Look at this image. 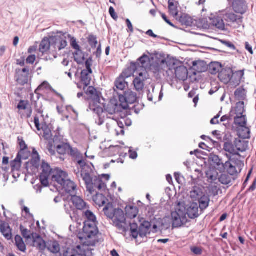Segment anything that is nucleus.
Masks as SVG:
<instances>
[{
    "mask_svg": "<svg viewBox=\"0 0 256 256\" xmlns=\"http://www.w3.org/2000/svg\"><path fill=\"white\" fill-rule=\"evenodd\" d=\"M174 177L176 182L180 184H182L184 181V177L180 174L179 172H176L174 174Z\"/></svg>",
    "mask_w": 256,
    "mask_h": 256,
    "instance_id": "60",
    "label": "nucleus"
},
{
    "mask_svg": "<svg viewBox=\"0 0 256 256\" xmlns=\"http://www.w3.org/2000/svg\"><path fill=\"white\" fill-rule=\"evenodd\" d=\"M118 106L117 103L110 102L106 106H104V110L100 106L95 105L94 102H93L90 103L89 109L97 115L98 119V120H96V123L100 126L104 124L106 118H110L108 114L112 116L116 112H119Z\"/></svg>",
    "mask_w": 256,
    "mask_h": 256,
    "instance_id": "3",
    "label": "nucleus"
},
{
    "mask_svg": "<svg viewBox=\"0 0 256 256\" xmlns=\"http://www.w3.org/2000/svg\"><path fill=\"white\" fill-rule=\"evenodd\" d=\"M68 154L71 156L78 159V161L79 160H82V155L80 154L78 150L76 148H72L70 146Z\"/></svg>",
    "mask_w": 256,
    "mask_h": 256,
    "instance_id": "45",
    "label": "nucleus"
},
{
    "mask_svg": "<svg viewBox=\"0 0 256 256\" xmlns=\"http://www.w3.org/2000/svg\"><path fill=\"white\" fill-rule=\"evenodd\" d=\"M234 124L244 128L243 132H246V134L243 136L244 139L250 138V128L246 127L247 120L246 115L236 116L234 118Z\"/></svg>",
    "mask_w": 256,
    "mask_h": 256,
    "instance_id": "9",
    "label": "nucleus"
},
{
    "mask_svg": "<svg viewBox=\"0 0 256 256\" xmlns=\"http://www.w3.org/2000/svg\"><path fill=\"white\" fill-rule=\"evenodd\" d=\"M50 175L40 174V180L42 184L44 186H47L48 185V180L50 178Z\"/></svg>",
    "mask_w": 256,
    "mask_h": 256,
    "instance_id": "52",
    "label": "nucleus"
},
{
    "mask_svg": "<svg viewBox=\"0 0 256 256\" xmlns=\"http://www.w3.org/2000/svg\"><path fill=\"white\" fill-rule=\"evenodd\" d=\"M28 103L27 102L23 100H20L19 102L17 108L19 110H25L26 108Z\"/></svg>",
    "mask_w": 256,
    "mask_h": 256,
    "instance_id": "59",
    "label": "nucleus"
},
{
    "mask_svg": "<svg viewBox=\"0 0 256 256\" xmlns=\"http://www.w3.org/2000/svg\"><path fill=\"white\" fill-rule=\"evenodd\" d=\"M232 7L235 12L241 14H244L247 9L245 0H234Z\"/></svg>",
    "mask_w": 256,
    "mask_h": 256,
    "instance_id": "15",
    "label": "nucleus"
},
{
    "mask_svg": "<svg viewBox=\"0 0 256 256\" xmlns=\"http://www.w3.org/2000/svg\"><path fill=\"white\" fill-rule=\"evenodd\" d=\"M235 147L237 151L238 158H240L242 156L239 154L240 152H246L248 148V142L244 140L236 138L234 140Z\"/></svg>",
    "mask_w": 256,
    "mask_h": 256,
    "instance_id": "12",
    "label": "nucleus"
},
{
    "mask_svg": "<svg viewBox=\"0 0 256 256\" xmlns=\"http://www.w3.org/2000/svg\"><path fill=\"white\" fill-rule=\"evenodd\" d=\"M30 70L28 68H24L22 70V72L24 73H26V76L24 78V80H22V76H20L17 78V81L20 84L24 85L25 84H26L28 82V76L29 75Z\"/></svg>",
    "mask_w": 256,
    "mask_h": 256,
    "instance_id": "47",
    "label": "nucleus"
},
{
    "mask_svg": "<svg viewBox=\"0 0 256 256\" xmlns=\"http://www.w3.org/2000/svg\"><path fill=\"white\" fill-rule=\"evenodd\" d=\"M78 163L80 166L82 170L81 172L78 170L76 173L78 178L80 177L84 182V183H88L90 179L93 177V168L94 166L92 163L86 164L82 160H79Z\"/></svg>",
    "mask_w": 256,
    "mask_h": 256,
    "instance_id": "6",
    "label": "nucleus"
},
{
    "mask_svg": "<svg viewBox=\"0 0 256 256\" xmlns=\"http://www.w3.org/2000/svg\"><path fill=\"white\" fill-rule=\"evenodd\" d=\"M97 222H84L83 232L86 238H91L96 236L98 232Z\"/></svg>",
    "mask_w": 256,
    "mask_h": 256,
    "instance_id": "10",
    "label": "nucleus"
},
{
    "mask_svg": "<svg viewBox=\"0 0 256 256\" xmlns=\"http://www.w3.org/2000/svg\"><path fill=\"white\" fill-rule=\"evenodd\" d=\"M60 187L66 193L70 194L71 196L76 194V185L73 182L68 179Z\"/></svg>",
    "mask_w": 256,
    "mask_h": 256,
    "instance_id": "21",
    "label": "nucleus"
},
{
    "mask_svg": "<svg viewBox=\"0 0 256 256\" xmlns=\"http://www.w3.org/2000/svg\"><path fill=\"white\" fill-rule=\"evenodd\" d=\"M45 88L46 89H50L53 92L58 94L54 89H52L49 84L46 82H43L37 88L36 90L39 89Z\"/></svg>",
    "mask_w": 256,
    "mask_h": 256,
    "instance_id": "58",
    "label": "nucleus"
},
{
    "mask_svg": "<svg viewBox=\"0 0 256 256\" xmlns=\"http://www.w3.org/2000/svg\"><path fill=\"white\" fill-rule=\"evenodd\" d=\"M20 229L22 232V234L24 238L26 239L32 238V234H30V230L26 228H24L22 226H20Z\"/></svg>",
    "mask_w": 256,
    "mask_h": 256,
    "instance_id": "55",
    "label": "nucleus"
},
{
    "mask_svg": "<svg viewBox=\"0 0 256 256\" xmlns=\"http://www.w3.org/2000/svg\"><path fill=\"white\" fill-rule=\"evenodd\" d=\"M168 4L170 13L174 16H176L178 13L177 4H174V0H169Z\"/></svg>",
    "mask_w": 256,
    "mask_h": 256,
    "instance_id": "43",
    "label": "nucleus"
},
{
    "mask_svg": "<svg viewBox=\"0 0 256 256\" xmlns=\"http://www.w3.org/2000/svg\"><path fill=\"white\" fill-rule=\"evenodd\" d=\"M210 24L216 26V28L220 30H224L225 29L224 23L221 18L219 16H214L212 18H210Z\"/></svg>",
    "mask_w": 256,
    "mask_h": 256,
    "instance_id": "25",
    "label": "nucleus"
},
{
    "mask_svg": "<svg viewBox=\"0 0 256 256\" xmlns=\"http://www.w3.org/2000/svg\"><path fill=\"white\" fill-rule=\"evenodd\" d=\"M41 168L42 169V172L41 174H47L50 176L52 173V169L51 168L50 165L44 162H43L41 165Z\"/></svg>",
    "mask_w": 256,
    "mask_h": 256,
    "instance_id": "49",
    "label": "nucleus"
},
{
    "mask_svg": "<svg viewBox=\"0 0 256 256\" xmlns=\"http://www.w3.org/2000/svg\"><path fill=\"white\" fill-rule=\"evenodd\" d=\"M150 65V58L146 54L140 57L136 62L130 64L129 68L130 72L138 75L133 81L134 88L138 92H140L144 89V82L148 76L147 69L149 68Z\"/></svg>",
    "mask_w": 256,
    "mask_h": 256,
    "instance_id": "1",
    "label": "nucleus"
},
{
    "mask_svg": "<svg viewBox=\"0 0 256 256\" xmlns=\"http://www.w3.org/2000/svg\"><path fill=\"white\" fill-rule=\"evenodd\" d=\"M176 77L180 80L185 81L188 76V71L186 67L181 66L174 68Z\"/></svg>",
    "mask_w": 256,
    "mask_h": 256,
    "instance_id": "18",
    "label": "nucleus"
},
{
    "mask_svg": "<svg viewBox=\"0 0 256 256\" xmlns=\"http://www.w3.org/2000/svg\"><path fill=\"white\" fill-rule=\"evenodd\" d=\"M36 56L34 54L30 55L26 60L27 64H33L36 60Z\"/></svg>",
    "mask_w": 256,
    "mask_h": 256,
    "instance_id": "63",
    "label": "nucleus"
},
{
    "mask_svg": "<svg viewBox=\"0 0 256 256\" xmlns=\"http://www.w3.org/2000/svg\"><path fill=\"white\" fill-rule=\"evenodd\" d=\"M52 140L54 145L50 142L48 145V152L51 156H56V152L60 155L68 154L70 144L67 142L66 140L60 135L56 134Z\"/></svg>",
    "mask_w": 256,
    "mask_h": 256,
    "instance_id": "4",
    "label": "nucleus"
},
{
    "mask_svg": "<svg viewBox=\"0 0 256 256\" xmlns=\"http://www.w3.org/2000/svg\"><path fill=\"white\" fill-rule=\"evenodd\" d=\"M119 100L121 103L120 106H122L124 109H126L128 103H127V98L125 92H124V94H119Z\"/></svg>",
    "mask_w": 256,
    "mask_h": 256,
    "instance_id": "51",
    "label": "nucleus"
},
{
    "mask_svg": "<svg viewBox=\"0 0 256 256\" xmlns=\"http://www.w3.org/2000/svg\"><path fill=\"white\" fill-rule=\"evenodd\" d=\"M44 132L43 137L44 139L49 140H52V133L50 128L46 124H42L40 130Z\"/></svg>",
    "mask_w": 256,
    "mask_h": 256,
    "instance_id": "39",
    "label": "nucleus"
},
{
    "mask_svg": "<svg viewBox=\"0 0 256 256\" xmlns=\"http://www.w3.org/2000/svg\"><path fill=\"white\" fill-rule=\"evenodd\" d=\"M186 214L190 218H195L198 216V206L197 203L192 202L186 209Z\"/></svg>",
    "mask_w": 256,
    "mask_h": 256,
    "instance_id": "22",
    "label": "nucleus"
},
{
    "mask_svg": "<svg viewBox=\"0 0 256 256\" xmlns=\"http://www.w3.org/2000/svg\"><path fill=\"white\" fill-rule=\"evenodd\" d=\"M15 242L18 248L22 252H24L26 250V246L22 238L19 236L16 235L15 236Z\"/></svg>",
    "mask_w": 256,
    "mask_h": 256,
    "instance_id": "40",
    "label": "nucleus"
},
{
    "mask_svg": "<svg viewBox=\"0 0 256 256\" xmlns=\"http://www.w3.org/2000/svg\"><path fill=\"white\" fill-rule=\"evenodd\" d=\"M172 219V226L174 228H178L182 224V220L183 218L177 212H172L171 213Z\"/></svg>",
    "mask_w": 256,
    "mask_h": 256,
    "instance_id": "29",
    "label": "nucleus"
},
{
    "mask_svg": "<svg viewBox=\"0 0 256 256\" xmlns=\"http://www.w3.org/2000/svg\"><path fill=\"white\" fill-rule=\"evenodd\" d=\"M70 200L78 210H84L88 208L86 203L80 197L75 194L72 195Z\"/></svg>",
    "mask_w": 256,
    "mask_h": 256,
    "instance_id": "14",
    "label": "nucleus"
},
{
    "mask_svg": "<svg viewBox=\"0 0 256 256\" xmlns=\"http://www.w3.org/2000/svg\"><path fill=\"white\" fill-rule=\"evenodd\" d=\"M86 92V94L88 95H90L91 96H96V89L92 86H90L87 88L86 90H84Z\"/></svg>",
    "mask_w": 256,
    "mask_h": 256,
    "instance_id": "56",
    "label": "nucleus"
},
{
    "mask_svg": "<svg viewBox=\"0 0 256 256\" xmlns=\"http://www.w3.org/2000/svg\"><path fill=\"white\" fill-rule=\"evenodd\" d=\"M244 75V72L243 70L238 71L233 74L234 76L238 77V80L237 82V83L238 84L240 82V80L243 77Z\"/></svg>",
    "mask_w": 256,
    "mask_h": 256,
    "instance_id": "62",
    "label": "nucleus"
},
{
    "mask_svg": "<svg viewBox=\"0 0 256 256\" xmlns=\"http://www.w3.org/2000/svg\"><path fill=\"white\" fill-rule=\"evenodd\" d=\"M53 254L59 252L60 250V244L56 240H48L46 244V248Z\"/></svg>",
    "mask_w": 256,
    "mask_h": 256,
    "instance_id": "24",
    "label": "nucleus"
},
{
    "mask_svg": "<svg viewBox=\"0 0 256 256\" xmlns=\"http://www.w3.org/2000/svg\"><path fill=\"white\" fill-rule=\"evenodd\" d=\"M192 252L196 255H200L202 253V250L200 248L194 246L191 248Z\"/></svg>",
    "mask_w": 256,
    "mask_h": 256,
    "instance_id": "64",
    "label": "nucleus"
},
{
    "mask_svg": "<svg viewBox=\"0 0 256 256\" xmlns=\"http://www.w3.org/2000/svg\"><path fill=\"white\" fill-rule=\"evenodd\" d=\"M64 209L66 212L70 215L72 220H73L72 214H74V208L69 204H64Z\"/></svg>",
    "mask_w": 256,
    "mask_h": 256,
    "instance_id": "53",
    "label": "nucleus"
},
{
    "mask_svg": "<svg viewBox=\"0 0 256 256\" xmlns=\"http://www.w3.org/2000/svg\"><path fill=\"white\" fill-rule=\"evenodd\" d=\"M151 227V224L148 221H144L139 227V236L141 238L146 236L148 234H150V228Z\"/></svg>",
    "mask_w": 256,
    "mask_h": 256,
    "instance_id": "23",
    "label": "nucleus"
},
{
    "mask_svg": "<svg viewBox=\"0 0 256 256\" xmlns=\"http://www.w3.org/2000/svg\"><path fill=\"white\" fill-rule=\"evenodd\" d=\"M68 37L70 38V44L71 46L74 50H76V52L74 53V60L76 62H78L77 56H78L80 52H82L80 50V47L78 44L75 38L72 36L70 34H68Z\"/></svg>",
    "mask_w": 256,
    "mask_h": 256,
    "instance_id": "27",
    "label": "nucleus"
},
{
    "mask_svg": "<svg viewBox=\"0 0 256 256\" xmlns=\"http://www.w3.org/2000/svg\"><path fill=\"white\" fill-rule=\"evenodd\" d=\"M67 176L68 175L66 172L58 170L56 174L55 170L54 174L52 175V179L53 182H56L61 186L67 180Z\"/></svg>",
    "mask_w": 256,
    "mask_h": 256,
    "instance_id": "11",
    "label": "nucleus"
},
{
    "mask_svg": "<svg viewBox=\"0 0 256 256\" xmlns=\"http://www.w3.org/2000/svg\"><path fill=\"white\" fill-rule=\"evenodd\" d=\"M0 232L8 240H10L12 238L11 229L8 224L6 222L2 223L0 226Z\"/></svg>",
    "mask_w": 256,
    "mask_h": 256,
    "instance_id": "32",
    "label": "nucleus"
},
{
    "mask_svg": "<svg viewBox=\"0 0 256 256\" xmlns=\"http://www.w3.org/2000/svg\"><path fill=\"white\" fill-rule=\"evenodd\" d=\"M87 190L92 194L96 189L102 190L105 189L106 184L105 183L98 177L96 176H93L90 179V182L88 183H85Z\"/></svg>",
    "mask_w": 256,
    "mask_h": 256,
    "instance_id": "8",
    "label": "nucleus"
},
{
    "mask_svg": "<svg viewBox=\"0 0 256 256\" xmlns=\"http://www.w3.org/2000/svg\"><path fill=\"white\" fill-rule=\"evenodd\" d=\"M224 150L226 152L232 154V156H236V158H238V155L237 154V151H236L234 142V143H232L230 142H224Z\"/></svg>",
    "mask_w": 256,
    "mask_h": 256,
    "instance_id": "31",
    "label": "nucleus"
},
{
    "mask_svg": "<svg viewBox=\"0 0 256 256\" xmlns=\"http://www.w3.org/2000/svg\"><path fill=\"white\" fill-rule=\"evenodd\" d=\"M125 94L127 98V103L132 104L136 100L137 95L134 92L128 90L125 92Z\"/></svg>",
    "mask_w": 256,
    "mask_h": 256,
    "instance_id": "46",
    "label": "nucleus"
},
{
    "mask_svg": "<svg viewBox=\"0 0 256 256\" xmlns=\"http://www.w3.org/2000/svg\"><path fill=\"white\" fill-rule=\"evenodd\" d=\"M92 64V58H89L86 60L85 62V66L86 69L82 70V71H86V72L92 74V70L91 66Z\"/></svg>",
    "mask_w": 256,
    "mask_h": 256,
    "instance_id": "54",
    "label": "nucleus"
},
{
    "mask_svg": "<svg viewBox=\"0 0 256 256\" xmlns=\"http://www.w3.org/2000/svg\"><path fill=\"white\" fill-rule=\"evenodd\" d=\"M10 166L12 172L18 171L21 167V163L18 162L14 163V162H11Z\"/></svg>",
    "mask_w": 256,
    "mask_h": 256,
    "instance_id": "61",
    "label": "nucleus"
},
{
    "mask_svg": "<svg viewBox=\"0 0 256 256\" xmlns=\"http://www.w3.org/2000/svg\"><path fill=\"white\" fill-rule=\"evenodd\" d=\"M116 122L118 127L121 129L120 134H124V128L125 125V118H122L120 120L116 121Z\"/></svg>",
    "mask_w": 256,
    "mask_h": 256,
    "instance_id": "57",
    "label": "nucleus"
},
{
    "mask_svg": "<svg viewBox=\"0 0 256 256\" xmlns=\"http://www.w3.org/2000/svg\"><path fill=\"white\" fill-rule=\"evenodd\" d=\"M234 98L239 102L246 100V90L242 88H237L234 92Z\"/></svg>",
    "mask_w": 256,
    "mask_h": 256,
    "instance_id": "34",
    "label": "nucleus"
},
{
    "mask_svg": "<svg viewBox=\"0 0 256 256\" xmlns=\"http://www.w3.org/2000/svg\"><path fill=\"white\" fill-rule=\"evenodd\" d=\"M126 216L130 218H135L138 214V209L136 206H128L125 208Z\"/></svg>",
    "mask_w": 256,
    "mask_h": 256,
    "instance_id": "36",
    "label": "nucleus"
},
{
    "mask_svg": "<svg viewBox=\"0 0 256 256\" xmlns=\"http://www.w3.org/2000/svg\"><path fill=\"white\" fill-rule=\"evenodd\" d=\"M179 20L182 25L187 26H191L192 25L193 21L192 18L187 14H182Z\"/></svg>",
    "mask_w": 256,
    "mask_h": 256,
    "instance_id": "41",
    "label": "nucleus"
},
{
    "mask_svg": "<svg viewBox=\"0 0 256 256\" xmlns=\"http://www.w3.org/2000/svg\"><path fill=\"white\" fill-rule=\"evenodd\" d=\"M222 68L220 64L218 62H214L210 64L209 66V71L212 74L218 73Z\"/></svg>",
    "mask_w": 256,
    "mask_h": 256,
    "instance_id": "44",
    "label": "nucleus"
},
{
    "mask_svg": "<svg viewBox=\"0 0 256 256\" xmlns=\"http://www.w3.org/2000/svg\"><path fill=\"white\" fill-rule=\"evenodd\" d=\"M197 200L198 201L199 208L202 210L208 206L210 199L208 196L204 194Z\"/></svg>",
    "mask_w": 256,
    "mask_h": 256,
    "instance_id": "30",
    "label": "nucleus"
},
{
    "mask_svg": "<svg viewBox=\"0 0 256 256\" xmlns=\"http://www.w3.org/2000/svg\"><path fill=\"white\" fill-rule=\"evenodd\" d=\"M210 160L212 162V164L220 172L224 171L225 162L224 163L222 159L216 155H211Z\"/></svg>",
    "mask_w": 256,
    "mask_h": 256,
    "instance_id": "16",
    "label": "nucleus"
},
{
    "mask_svg": "<svg viewBox=\"0 0 256 256\" xmlns=\"http://www.w3.org/2000/svg\"><path fill=\"white\" fill-rule=\"evenodd\" d=\"M91 74L86 71H82L80 81L77 84L78 88H82L84 90H85V88L90 84L91 78L90 74Z\"/></svg>",
    "mask_w": 256,
    "mask_h": 256,
    "instance_id": "13",
    "label": "nucleus"
},
{
    "mask_svg": "<svg viewBox=\"0 0 256 256\" xmlns=\"http://www.w3.org/2000/svg\"><path fill=\"white\" fill-rule=\"evenodd\" d=\"M218 181L222 184H230L234 178L232 177L228 173L222 174L218 178Z\"/></svg>",
    "mask_w": 256,
    "mask_h": 256,
    "instance_id": "37",
    "label": "nucleus"
},
{
    "mask_svg": "<svg viewBox=\"0 0 256 256\" xmlns=\"http://www.w3.org/2000/svg\"><path fill=\"white\" fill-rule=\"evenodd\" d=\"M124 72H122L115 80L114 86L117 90H124L128 86V83L126 82V78L130 76V75L124 76Z\"/></svg>",
    "mask_w": 256,
    "mask_h": 256,
    "instance_id": "19",
    "label": "nucleus"
},
{
    "mask_svg": "<svg viewBox=\"0 0 256 256\" xmlns=\"http://www.w3.org/2000/svg\"><path fill=\"white\" fill-rule=\"evenodd\" d=\"M103 211L108 218L111 219L114 225L120 230L126 232L128 227L126 224V218L123 210L120 208H115L112 205L108 203Z\"/></svg>",
    "mask_w": 256,
    "mask_h": 256,
    "instance_id": "2",
    "label": "nucleus"
},
{
    "mask_svg": "<svg viewBox=\"0 0 256 256\" xmlns=\"http://www.w3.org/2000/svg\"><path fill=\"white\" fill-rule=\"evenodd\" d=\"M33 239V246L40 250H44L46 249V244L41 236L36 234L32 233V234Z\"/></svg>",
    "mask_w": 256,
    "mask_h": 256,
    "instance_id": "17",
    "label": "nucleus"
},
{
    "mask_svg": "<svg viewBox=\"0 0 256 256\" xmlns=\"http://www.w3.org/2000/svg\"><path fill=\"white\" fill-rule=\"evenodd\" d=\"M234 109V114L236 116L243 115L244 112H245L244 102V101L237 102Z\"/></svg>",
    "mask_w": 256,
    "mask_h": 256,
    "instance_id": "42",
    "label": "nucleus"
},
{
    "mask_svg": "<svg viewBox=\"0 0 256 256\" xmlns=\"http://www.w3.org/2000/svg\"><path fill=\"white\" fill-rule=\"evenodd\" d=\"M206 177L209 182H214L218 180V172L214 169H210L206 172Z\"/></svg>",
    "mask_w": 256,
    "mask_h": 256,
    "instance_id": "35",
    "label": "nucleus"
},
{
    "mask_svg": "<svg viewBox=\"0 0 256 256\" xmlns=\"http://www.w3.org/2000/svg\"><path fill=\"white\" fill-rule=\"evenodd\" d=\"M224 18L228 22H234L238 20L242 22V16H237L232 12L226 13L224 16Z\"/></svg>",
    "mask_w": 256,
    "mask_h": 256,
    "instance_id": "38",
    "label": "nucleus"
},
{
    "mask_svg": "<svg viewBox=\"0 0 256 256\" xmlns=\"http://www.w3.org/2000/svg\"><path fill=\"white\" fill-rule=\"evenodd\" d=\"M52 43L53 42H52V38H50V40L48 38H44L40 45V51L43 54L49 50Z\"/></svg>",
    "mask_w": 256,
    "mask_h": 256,
    "instance_id": "33",
    "label": "nucleus"
},
{
    "mask_svg": "<svg viewBox=\"0 0 256 256\" xmlns=\"http://www.w3.org/2000/svg\"><path fill=\"white\" fill-rule=\"evenodd\" d=\"M204 193L202 188L195 186L190 192V196L193 200H197Z\"/></svg>",
    "mask_w": 256,
    "mask_h": 256,
    "instance_id": "28",
    "label": "nucleus"
},
{
    "mask_svg": "<svg viewBox=\"0 0 256 256\" xmlns=\"http://www.w3.org/2000/svg\"><path fill=\"white\" fill-rule=\"evenodd\" d=\"M90 252L88 246L82 244L66 248L62 256H88Z\"/></svg>",
    "mask_w": 256,
    "mask_h": 256,
    "instance_id": "7",
    "label": "nucleus"
},
{
    "mask_svg": "<svg viewBox=\"0 0 256 256\" xmlns=\"http://www.w3.org/2000/svg\"><path fill=\"white\" fill-rule=\"evenodd\" d=\"M52 42L54 44V48L59 50L64 48L68 45L66 38L52 36Z\"/></svg>",
    "mask_w": 256,
    "mask_h": 256,
    "instance_id": "20",
    "label": "nucleus"
},
{
    "mask_svg": "<svg viewBox=\"0 0 256 256\" xmlns=\"http://www.w3.org/2000/svg\"><path fill=\"white\" fill-rule=\"evenodd\" d=\"M82 217L85 219L84 222H97L96 216L92 212L87 208L83 211Z\"/></svg>",
    "mask_w": 256,
    "mask_h": 256,
    "instance_id": "26",
    "label": "nucleus"
},
{
    "mask_svg": "<svg viewBox=\"0 0 256 256\" xmlns=\"http://www.w3.org/2000/svg\"><path fill=\"white\" fill-rule=\"evenodd\" d=\"M130 236L134 238H136L139 235V230H138V225L136 223L130 224Z\"/></svg>",
    "mask_w": 256,
    "mask_h": 256,
    "instance_id": "48",
    "label": "nucleus"
},
{
    "mask_svg": "<svg viewBox=\"0 0 256 256\" xmlns=\"http://www.w3.org/2000/svg\"><path fill=\"white\" fill-rule=\"evenodd\" d=\"M244 166V161L236 156H230L227 162H225L224 170L231 176H237L240 173Z\"/></svg>",
    "mask_w": 256,
    "mask_h": 256,
    "instance_id": "5",
    "label": "nucleus"
},
{
    "mask_svg": "<svg viewBox=\"0 0 256 256\" xmlns=\"http://www.w3.org/2000/svg\"><path fill=\"white\" fill-rule=\"evenodd\" d=\"M88 42L92 48H95L98 44L97 38L96 36L90 34L88 38Z\"/></svg>",
    "mask_w": 256,
    "mask_h": 256,
    "instance_id": "50",
    "label": "nucleus"
}]
</instances>
